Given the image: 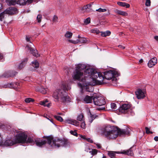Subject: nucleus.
I'll return each mask as SVG.
<instances>
[{"label": "nucleus", "instance_id": "obj_1", "mask_svg": "<svg viewBox=\"0 0 158 158\" xmlns=\"http://www.w3.org/2000/svg\"><path fill=\"white\" fill-rule=\"evenodd\" d=\"M96 73L93 68L87 67L86 65L82 64H79L76 65L75 69L73 72V77L75 80L80 81L77 84L79 87L86 85L85 84H91L89 79L91 77L94 73Z\"/></svg>", "mask_w": 158, "mask_h": 158}, {"label": "nucleus", "instance_id": "obj_2", "mask_svg": "<svg viewBox=\"0 0 158 158\" xmlns=\"http://www.w3.org/2000/svg\"><path fill=\"white\" fill-rule=\"evenodd\" d=\"M43 138H45L47 141L41 140L40 138H36L35 139V141L37 146L41 147L45 145L47 142L49 145L55 148H58L61 147H66L70 145L69 141L68 139L64 138H55L54 139L52 136L51 135L44 136Z\"/></svg>", "mask_w": 158, "mask_h": 158}, {"label": "nucleus", "instance_id": "obj_3", "mask_svg": "<svg viewBox=\"0 0 158 158\" xmlns=\"http://www.w3.org/2000/svg\"><path fill=\"white\" fill-rule=\"evenodd\" d=\"M71 87L69 85L63 83L61 89L56 90L52 95L55 101H60L64 103H68L70 102L71 99L68 96L66 90H69Z\"/></svg>", "mask_w": 158, "mask_h": 158}, {"label": "nucleus", "instance_id": "obj_4", "mask_svg": "<svg viewBox=\"0 0 158 158\" xmlns=\"http://www.w3.org/2000/svg\"><path fill=\"white\" fill-rule=\"evenodd\" d=\"M89 79L90 81L91 84H86V85L84 86L82 84V87H79L82 89H85L86 91L88 92H92L93 90V87L91 85H100L102 84V83L104 82L103 81V77L100 73H94L93 76Z\"/></svg>", "mask_w": 158, "mask_h": 158}, {"label": "nucleus", "instance_id": "obj_5", "mask_svg": "<svg viewBox=\"0 0 158 158\" xmlns=\"http://www.w3.org/2000/svg\"><path fill=\"white\" fill-rule=\"evenodd\" d=\"M102 131L103 135L107 139H115L118 136L117 129L114 126L106 125L103 127Z\"/></svg>", "mask_w": 158, "mask_h": 158}, {"label": "nucleus", "instance_id": "obj_6", "mask_svg": "<svg viewBox=\"0 0 158 158\" xmlns=\"http://www.w3.org/2000/svg\"><path fill=\"white\" fill-rule=\"evenodd\" d=\"M120 112L123 114H130L133 115L135 114L134 111L131 107V105L128 103H124L120 106L118 109Z\"/></svg>", "mask_w": 158, "mask_h": 158}, {"label": "nucleus", "instance_id": "obj_7", "mask_svg": "<svg viewBox=\"0 0 158 158\" xmlns=\"http://www.w3.org/2000/svg\"><path fill=\"white\" fill-rule=\"evenodd\" d=\"M96 72L97 73H101L104 79L103 81L104 82L102 83V84L106 83V79L107 80L112 79V81H114V80L116 79L115 77L119 76L118 73L117 72L113 71H109L104 72V76L101 73L97 72L96 71Z\"/></svg>", "mask_w": 158, "mask_h": 158}, {"label": "nucleus", "instance_id": "obj_8", "mask_svg": "<svg viewBox=\"0 0 158 158\" xmlns=\"http://www.w3.org/2000/svg\"><path fill=\"white\" fill-rule=\"evenodd\" d=\"M27 136V135L24 132H18L14 138L15 143H24L26 142Z\"/></svg>", "mask_w": 158, "mask_h": 158}, {"label": "nucleus", "instance_id": "obj_9", "mask_svg": "<svg viewBox=\"0 0 158 158\" xmlns=\"http://www.w3.org/2000/svg\"><path fill=\"white\" fill-rule=\"evenodd\" d=\"M93 98L94 103L95 105L101 106L105 104V99L103 97L93 95Z\"/></svg>", "mask_w": 158, "mask_h": 158}, {"label": "nucleus", "instance_id": "obj_10", "mask_svg": "<svg viewBox=\"0 0 158 158\" xmlns=\"http://www.w3.org/2000/svg\"><path fill=\"white\" fill-rule=\"evenodd\" d=\"M5 14L10 15L14 14L17 13V9L15 7H10L4 11Z\"/></svg>", "mask_w": 158, "mask_h": 158}, {"label": "nucleus", "instance_id": "obj_11", "mask_svg": "<svg viewBox=\"0 0 158 158\" xmlns=\"http://www.w3.org/2000/svg\"><path fill=\"white\" fill-rule=\"evenodd\" d=\"M87 40L86 38H82L80 39H77L76 40H69L68 41L70 43L74 44H77L79 43H85L87 41Z\"/></svg>", "mask_w": 158, "mask_h": 158}, {"label": "nucleus", "instance_id": "obj_12", "mask_svg": "<svg viewBox=\"0 0 158 158\" xmlns=\"http://www.w3.org/2000/svg\"><path fill=\"white\" fill-rule=\"evenodd\" d=\"M118 132V135L120 136L123 135H128L130 134V131L129 129L127 128L126 129H117Z\"/></svg>", "mask_w": 158, "mask_h": 158}, {"label": "nucleus", "instance_id": "obj_13", "mask_svg": "<svg viewBox=\"0 0 158 158\" xmlns=\"http://www.w3.org/2000/svg\"><path fill=\"white\" fill-rule=\"evenodd\" d=\"M135 94L138 99H140L144 98L145 97L144 93L140 89H138L135 92Z\"/></svg>", "mask_w": 158, "mask_h": 158}, {"label": "nucleus", "instance_id": "obj_14", "mask_svg": "<svg viewBox=\"0 0 158 158\" xmlns=\"http://www.w3.org/2000/svg\"><path fill=\"white\" fill-rule=\"evenodd\" d=\"M65 122L66 123L69 124H71L76 126H78L80 125V123L79 122L71 118L66 119L65 120Z\"/></svg>", "mask_w": 158, "mask_h": 158}, {"label": "nucleus", "instance_id": "obj_15", "mask_svg": "<svg viewBox=\"0 0 158 158\" xmlns=\"http://www.w3.org/2000/svg\"><path fill=\"white\" fill-rule=\"evenodd\" d=\"M157 59L156 57L151 59L148 63V66L150 68L152 67L157 63Z\"/></svg>", "mask_w": 158, "mask_h": 158}, {"label": "nucleus", "instance_id": "obj_16", "mask_svg": "<svg viewBox=\"0 0 158 158\" xmlns=\"http://www.w3.org/2000/svg\"><path fill=\"white\" fill-rule=\"evenodd\" d=\"M16 144L15 139L13 140L10 139L6 140L3 143V145L6 146H11Z\"/></svg>", "mask_w": 158, "mask_h": 158}, {"label": "nucleus", "instance_id": "obj_17", "mask_svg": "<svg viewBox=\"0 0 158 158\" xmlns=\"http://www.w3.org/2000/svg\"><path fill=\"white\" fill-rule=\"evenodd\" d=\"M26 48L30 51L31 54L33 55L36 57H38L40 56V55L37 53L36 50H35L32 49L29 46H27Z\"/></svg>", "mask_w": 158, "mask_h": 158}, {"label": "nucleus", "instance_id": "obj_18", "mask_svg": "<svg viewBox=\"0 0 158 158\" xmlns=\"http://www.w3.org/2000/svg\"><path fill=\"white\" fill-rule=\"evenodd\" d=\"M33 0H18L17 1V4L20 5H23L26 4H29L31 3Z\"/></svg>", "mask_w": 158, "mask_h": 158}, {"label": "nucleus", "instance_id": "obj_19", "mask_svg": "<svg viewBox=\"0 0 158 158\" xmlns=\"http://www.w3.org/2000/svg\"><path fill=\"white\" fill-rule=\"evenodd\" d=\"M114 11L115 13L118 15L124 16L128 15V14L126 12L117 9H114Z\"/></svg>", "mask_w": 158, "mask_h": 158}, {"label": "nucleus", "instance_id": "obj_20", "mask_svg": "<svg viewBox=\"0 0 158 158\" xmlns=\"http://www.w3.org/2000/svg\"><path fill=\"white\" fill-rule=\"evenodd\" d=\"M91 6L92 5L89 4L84 6L82 9L87 12H91L92 11V10L91 8Z\"/></svg>", "mask_w": 158, "mask_h": 158}, {"label": "nucleus", "instance_id": "obj_21", "mask_svg": "<svg viewBox=\"0 0 158 158\" xmlns=\"http://www.w3.org/2000/svg\"><path fill=\"white\" fill-rule=\"evenodd\" d=\"M93 98L88 95H86L84 98V101L86 103H90L92 102Z\"/></svg>", "mask_w": 158, "mask_h": 158}, {"label": "nucleus", "instance_id": "obj_22", "mask_svg": "<svg viewBox=\"0 0 158 158\" xmlns=\"http://www.w3.org/2000/svg\"><path fill=\"white\" fill-rule=\"evenodd\" d=\"M6 2L9 6H14L17 4V1L16 0H6Z\"/></svg>", "mask_w": 158, "mask_h": 158}, {"label": "nucleus", "instance_id": "obj_23", "mask_svg": "<svg viewBox=\"0 0 158 158\" xmlns=\"http://www.w3.org/2000/svg\"><path fill=\"white\" fill-rule=\"evenodd\" d=\"M120 153L123 154H127L130 156H132L133 155V153L131 148H130L128 150L124 151Z\"/></svg>", "mask_w": 158, "mask_h": 158}, {"label": "nucleus", "instance_id": "obj_24", "mask_svg": "<svg viewBox=\"0 0 158 158\" xmlns=\"http://www.w3.org/2000/svg\"><path fill=\"white\" fill-rule=\"evenodd\" d=\"M117 4L120 6L123 7H126L127 8H128L130 6V5L129 4L125 2H117Z\"/></svg>", "mask_w": 158, "mask_h": 158}, {"label": "nucleus", "instance_id": "obj_25", "mask_svg": "<svg viewBox=\"0 0 158 158\" xmlns=\"http://www.w3.org/2000/svg\"><path fill=\"white\" fill-rule=\"evenodd\" d=\"M27 59L26 58L24 60H23L21 63L18 66V68L19 69H21L26 64L27 62Z\"/></svg>", "mask_w": 158, "mask_h": 158}, {"label": "nucleus", "instance_id": "obj_26", "mask_svg": "<svg viewBox=\"0 0 158 158\" xmlns=\"http://www.w3.org/2000/svg\"><path fill=\"white\" fill-rule=\"evenodd\" d=\"M116 153H119V152L113 151L109 152L108 153V155L111 158H116L115 157Z\"/></svg>", "mask_w": 158, "mask_h": 158}, {"label": "nucleus", "instance_id": "obj_27", "mask_svg": "<svg viewBox=\"0 0 158 158\" xmlns=\"http://www.w3.org/2000/svg\"><path fill=\"white\" fill-rule=\"evenodd\" d=\"M32 66L34 68L37 69L39 67V64L38 61L37 60H34L31 62Z\"/></svg>", "mask_w": 158, "mask_h": 158}, {"label": "nucleus", "instance_id": "obj_28", "mask_svg": "<svg viewBox=\"0 0 158 158\" xmlns=\"http://www.w3.org/2000/svg\"><path fill=\"white\" fill-rule=\"evenodd\" d=\"M77 120L80 121H82L84 120V116L82 114H79L77 116Z\"/></svg>", "mask_w": 158, "mask_h": 158}, {"label": "nucleus", "instance_id": "obj_29", "mask_svg": "<svg viewBox=\"0 0 158 158\" xmlns=\"http://www.w3.org/2000/svg\"><path fill=\"white\" fill-rule=\"evenodd\" d=\"M73 33L69 31L66 32L64 35V36L67 38L70 39L72 38L73 35Z\"/></svg>", "mask_w": 158, "mask_h": 158}, {"label": "nucleus", "instance_id": "obj_30", "mask_svg": "<svg viewBox=\"0 0 158 158\" xmlns=\"http://www.w3.org/2000/svg\"><path fill=\"white\" fill-rule=\"evenodd\" d=\"M47 89L44 88L43 86H40L38 89V90L43 94H45L46 93Z\"/></svg>", "mask_w": 158, "mask_h": 158}, {"label": "nucleus", "instance_id": "obj_31", "mask_svg": "<svg viewBox=\"0 0 158 158\" xmlns=\"http://www.w3.org/2000/svg\"><path fill=\"white\" fill-rule=\"evenodd\" d=\"M111 32L109 31H107L105 32H102L101 35L103 37H106L107 36H109L110 35Z\"/></svg>", "mask_w": 158, "mask_h": 158}, {"label": "nucleus", "instance_id": "obj_32", "mask_svg": "<svg viewBox=\"0 0 158 158\" xmlns=\"http://www.w3.org/2000/svg\"><path fill=\"white\" fill-rule=\"evenodd\" d=\"M90 32L92 33H96L97 34H98L100 32L97 28H94L90 30Z\"/></svg>", "mask_w": 158, "mask_h": 158}, {"label": "nucleus", "instance_id": "obj_33", "mask_svg": "<svg viewBox=\"0 0 158 158\" xmlns=\"http://www.w3.org/2000/svg\"><path fill=\"white\" fill-rule=\"evenodd\" d=\"M54 117L56 120L60 122H62L63 120V118L60 116L55 115Z\"/></svg>", "mask_w": 158, "mask_h": 158}, {"label": "nucleus", "instance_id": "obj_34", "mask_svg": "<svg viewBox=\"0 0 158 158\" xmlns=\"http://www.w3.org/2000/svg\"><path fill=\"white\" fill-rule=\"evenodd\" d=\"M52 22L53 23H57L58 22V19L57 16L56 15H54L52 17Z\"/></svg>", "mask_w": 158, "mask_h": 158}, {"label": "nucleus", "instance_id": "obj_35", "mask_svg": "<svg viewBox=\"0 0 158 158\" xmlns=\"http://www.w3.org/2000/svg\"><path fill=\"white\" fill-rule=\"evenodd\" d=\"M34 100L31 98H26L25 100V101L26 103H30L31 102H33Z\"/></svg>", "mask_w": 158, "mask_h": 158}, {"label": "nucleus", "instance_id": "obj_36", "mask_svg": "<svg viewBox=\"0 0 158 158\" xmlns=\"http://www.w3.org/2000/svg\"><path fill=\"white\" fill-rule=\"evenodd\" d=\"M40 104L41 105L43 106H47V107H49L50 106V105L49 104H46L45 103V102L44 101H41L40 102Z\"/></svg>", "mask_w": 158, "mask_h": 158}, {"label": "nucleus", "instance_id": "obj_37", "mask_svg": "<svg viewBox=\"0 0 158 158\" xmlns=\"http://www.w3.org/2000/svg\"><path fill=\"white\" fill-rule=\"evenodd\" d=\"M84 23L85 24L87 25L90 23V19L89 17L86 19L84 20Z\"/></svg>", "mask_w": 158, "mask_h": 158}, {"label": "nucleus", "instance_id": "obj_38", "mask_svg": "<svg viewBox=\"0 0 158 158\" xmlns=\"http://www.w3.org/2000/svg\"><path fill=\"white\" fill-rule=\"evenodd\" d=\"M96 11L99 12H103L106 11L107 10L105 9H102L101 8H100L98 9H97Z\"/></svg>", "mask_w": 158, "mask_h": 158}, {"label": "nucleus", "instance_id": "obj_39", "mask_svg": "<svg viewBox=\"0 0 158 158\" xmlns=\"http://www.w3.org/2000/svg\"><path fill=\"white\" fill-rule=\"evenodd\" d=\"M26 142L30 143H33L34 142V140L31 137H28L27 140Z\"/></svg>", "mask_w": 158, "mask_h": 158}, {"label": "nucleus", "instance_id": "obj_40", "mask_svg": "<svg viewBox=\"0 0 158 158\" xmlns=\"http://www.w3.org/2000/svg\"><path fill=\"white\" fill-rule=\"evenodd\" d=\"M42 18V16L40 14L38 15L37 17V20L38 23H40Z\"/></svg>", "mask_w": 158, "mask_h": 158}, {"label": "nucleus", "instance_id": "obj_41", "mask_svg": "<svg viewBox=\"0 0 158 158\" xmlns=\"http://www.w3.org/2000/svg\"><path fill=\"white\" fill-rule=\"evenodd\" d=\"M89 152L91 153L92 155H95L97 154V151L95 149H93L91 151H90Z\"/></svg>", "mask_w": 158, "mask_h": 158}, {"label": "nucleus", "instance_id": "obj_42", "mask_svg": "<svg viewBox=\"0 0 158 158\" xmlns=\"http://www.w3.org/2000/svg\"><path fill=\"white\" fill-rule=\"evenodd\" d=\"M145 129L146 130V133L147 134H152L153 132L152 131H150V128H148V127H145Z\"/></svg>", "mask_w": 158, "mask_h": 158}, {"label": "nucleus", "instance_id": "obj_43", "mask_svg": "<svg viewBox=\"0 0 158 158\" xmlns=\"http://www.w3.org/2000/svg\"><path fill=\"white\" fill-rule=\"evenodd\" d=\"M70 133L71 134L77 137L78 136V134L76 132V131L75 130L74 131H70Z\"/></svg>", "mask_w": 158, "mask_h": 158}, {"label": "nucleus", "instance_id": "obj_44", "mask_svg": "<svg viewBox=\"0 0 158 158\" xmlns=\"http://www.w3.org/2000/svg\"><path fill=\"white\" fill-rule=\"evenodd\" d=\"M15 84V85H16L17 84V83H10L9 84V85H8V86L11 88H15L16 87L14 85Z\"/></svg>", "mask_w": 158, "mask_h": 158}, {"label": "nucleus", "instance_id": "obj_45", "mask_svg": "<svg viewBox=\"0 0 158 158\" xmlns=\"http://www.w3.org/2000/svg\"><path fill=\"white\" fill-rule=\"evenodd\" d=\"M82 122L81 123V127L85 129V124L84 120L82 121Z\"/></svg>", "mask_w": 158, "mask_h": 158}, {"label": "nucleus", "instance_id": "obj_46", "mask_svg": "<svg viewBox=\"0 0 158 158\" xmlns=\"http://www.w3.org/2000/svg\"><path fill=\"white\" fill-rule=\"evenodd\" d=\"M111 107L112 109H116L117 106L115 103H112L111 104Z\"/></svg>", "mask_w": 158, "mask_h": 158}, {"label": "nucleus", "instance_id": "obj_47", "mask_svg": "<svg viewBox=\"0 0 158 158\" xmlns=\"http://www.w3.org/2000/svg\"><path fill=\"white\" fill-rule=\"evenodd\" d=\"M151 1L150 0H146L145 3V5L146 6H150Z\"/></svg>", "mask_w": 158, "mask_h": 158}, {"label": "nucleus", "instance_id": "obj_48", "mask_svg": "<svg viewBox=\"0 0 158 158\" xmlns=\"http://www.w3.org/2000/svg\"><path fill=\"white\" fill-rule=\"evenodd\" d=\"M5 14V12H4V11L3 12H2L0 14V20H2V19L4 18V15Z\"/></svg>", "mask_w": 158, "mask_h": 158}, {"label": "nucleus", "instance_id": "obj_49", "mask_svg": "<svg viewBox=\"0 0 158 158\" xmlns=\"http://www.w3.org/2000/svg\"><path fill=\"white\" fill-rule=\"evenodd\" d=\"M90 149L89 148L88 146H86L85 149V151L86 152H89Z\"/></svg>", "mask_w": 158, "mask_h": 158}, {"label": "nucleus", "instance_id": "obj_50", "mask_svg": "<svg viewBox=\"0 0 158 158\" xmlns=\"http://www.w3.org/2000/svg\"><path fill=\"white\" fill-rule=\"evenodd\" d=\"M26 40L28 42H30V37L29 36H26Z\"/></svg>", "mask_w": 158, "mask_h": 158}, {"label": "nucleus", "instance_id": "obj_51", "mask_svg": "<svg viewBox=\"0 0 158 158\" xmlns=\"http://www.w3.org/2000/svg\"><path fill=\"white\" fill-rule=\"evenodd\" d=\"M90 115H91V116H90L91 118L93 119V120L94 119L96 118V115L91 114Z\"/></svg>", "mask_w": 158, "mask_h": 158}, {"label": "nucleus", "instance_id": "obj_52", "mask_svg": "<svg viewBox=\"0 0 158 158\" xmlns=\"http://www.w3.org/2000/svg\"><path fill=\"white\" fill-rule=\"evenodd\" d=\"M86 140H87L88 141L90 142L91 143H92L93 142V141L92 140L90 139L89 138L86 139Z\"/></svg>", "mask_w": 158, "mask_h": 158}, {"label": "nucleus", "instance_id": "obj_53", "mask_svg": "<svg viewBox=\"0 0 158 158\" xmlns=\"http://www.w3.org/2000/svg\"><path fill=\"white\" fill-rule=\"evenodd\" d=\"M96 146H97V147L98 148H100L101 147V145L100 144H96Z\"/></svg>", "mask_w": 158, "mask_h": 158}, {"label": "nucleus", "instance_id": "obj_54", "mask_svg": "<svg viewBox=\"0 0 158 158\" xmlns=\"http://www.w3.org/2000/svg\"><path fill=\"white\" fill-rule=\"evenodd\" d=\"M154 39L158 42V36H156L154 37Z\"/></svg>", "mask_w": 158, "mask_h": 158}, {"label": "nucleus", "instance_id": "obj_55", "mask_svg": "<svg viewBox=\"0 0 158 158\" xmlns=\"http://www.w3.org/2000/svg\"><path fill=\"white\" fill-rule=\"evenodd\" d=\"M154 139L156 141H158V137L155 136L154 138Z\"/></svg>", "mask_w": 158, "mask_h": 158}, {"label": "nucleus", "instance_id": "obj_56", "mask_svg": "<svg viewBox=\"0 0 158 158\" xmlns=\"http://www.w3.org/2000/svg\"><path fill=\"white\" fill-rule=\"evenodd\" d=\"M118 47H119V48H121L122 49H124L125 48V47L122 46V45H119L118 46Z\"/></svg>", "mask_w": 158, "mask_h": 158}, {"label": "nucleus", "instance_id": "obj_57", "mask_svg": "<svg viewBox=\"0 0 158 158\" xmlns=\"http://www.w3.org/2000/svg\"><path fill=\"white\" fill-rule=\"evenodd\" d=\"M81 138H82L84 139H86L85 138V136L81 135Z\"/></svg>", "mask_w": 158, "mask_h": 158}, {"label": "nucleus", "instance_id": "obj_58", "mask_svg": "<svg viewBox=\"0 0 158 158\" xmlns=\"http://www.w3.org/2000/svg\"><path fill=\"white\" fill-rule=\"evenodd\" d=\"M93 119H91V118L90 117V119L89 120V122L91 123L93 121Z\"/></svg>", "mask_w": 158, "mask_h": 158}, {"label": "nucleus", "instance_id": "obj_59", "mask_svg": "<svg viewBox=\"0 0 158 158\" xmlns=\"http://www.w3.org/2000/svg\"><path fill=\"white\" fill-rule=\"evenodd\" d=\"M143 60L142 59H141L139 61V62L140 63H141L143 62Z\"/></svg>", "mask_w": 158, "mask_h": 158}, {"label": "nucleus", "instance_id": "obj_60", "mask_svg": "<svg viewBox=\"0 0 158 158\" xmlns=\"http://www.w3.org/2000/svg\"><path fill=\"white\" fill-rule=\"evenodd\" d=\"M78 38H79V39H81V38H82V37H81V36L80 35H78Z\"/></svg>", "mask_w": 158, "mask_h": 158}, {"label": "nucleus", "instance_id": "obj_61", "mask_svg": "<svg viewBox=\"0 0 158 158\" xmlns=\"http://www.w3.org/2000/svg\"><path fill=\"white\" fill-rule=\"evenodd\" d=\"M44 101L46 103L48 102V101L47 100H45Z\"/></svg>", "mask_w": 158, "mask_h": 158}, {"label": "nucleus", "instance_id": "obj_62", "mask_svg": "<svg viewBox=\"0 0 158 158\" xmlns=\"http://www.w3.org/2000/svg\"><path fill=\"white\" fill-rule=\"evenodd\" d=\"M47 119H48L49 120H50L53 123L52 121V120H50V119H49V118H48L47 117L46 118Z\"/></svg>", "mask_w": 158, "mask_h": 158}, {"label": "nucleus", "instance_id": "obj_63", "mask_svg": "<svg viewBox=\"0 0 158 158\" xmlns=\"http://www.w3.org/2000/svg\"><path fill=\"white\" fill-rule=\"evenodd\" d=\"M102 158H106V156H103Z\"/></svg>", "mask_w": 158, "mask_h": 158}, {"label": "nucleus", "instance_id": "obj_64", "mask_svg": "<svg viewBox=\"0 0 158 158\" xmlns=\"http://www.w3.org/2000/svg\"><path fill=\"white\" fill-rule=\"evenodd\" d=\"M156 152L158 153V150Z\"/></svg>", "mask_w": 158, "mask_h": 158}]
</instances>
